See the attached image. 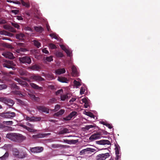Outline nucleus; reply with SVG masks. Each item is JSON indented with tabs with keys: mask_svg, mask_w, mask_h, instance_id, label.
Here are the masks:
<instances>
[{
	"mask_svg": "<svg viewBox=\"0 0 160 160\" xmlns=\"http://www.w3.org/2000/svg\"><path fill=\"white\" fill-rule=\"evenodd\" d=\"M6 137L13 141L18 142H21L26 138L25 136L21 134L14 133L7 134Z\"/></svg>",
	"mask_w": 160,
	"mask_h": 160,
	"instance_id": "obj_1",
	"label": "nucleus"
},
{
	"mask_svg": "<svg viewBox=\"0 0 160 160\" xmlns=\"http://www.w3.org/2000/svg\"><path fill=\"white\" fill-rule=\"evenodd\" d=\"M0 116L3 118L12 119L16 116V113L10 111H5L0 113Z\"/></svg>",
	"mask_w": 160,
	"mask_h": 160,
	"instance_id": "obj_2",
	"label": "nucleus"
},
{
	"mask_svg": "<svg viewBox=\"0 0 160 160\" xmlns=\"http://www.w3.org/2000/svg\"><path fill=\"white\" fill-rule=\"evenodd\" d=\"M16 66V64L12 60H7L5 61L3 64V67H6L8 68H12V70L15 69L14 66Z\"/></svg>",
	"mask_w": 160,
	"mask_h": 160,
	"instance_id": "obj_3",
	"label": "nucleus"
},
{
	"mask_svg": "<svg viewBox=\"0 0 160 160\" xmlns=\"http://www.w3.org/2000/svg\"><path fill=\"white\" fill-rule=\"evenodd\" d=\"M19 60L21 63L25 64H30L31 63V58L28 56H25L19 58Z\"/></svg>",
	"mask_w": 160,
	"mask_h": 160,
	"instance_id": "obj_4",
	"label": "nucleus"
},
{
	"mask_svg": "<svg viewBox=\"0 0 160 160\" xmlns=\"http://www.w3.org/2000/svg\"><path fill=\"white\" fill-rule=\"evenodd\" d=\"M0 101L7 104L10 106H12L14 103L13 100L6 98H0Z\"/></svg>",
	"mask_w": 160,
	"mask_h": 160,
	"instance_id": "obj_5",
	"label": "nucleus"
},
{
	"mask_svg": "<svg viewBox=\"0 0 160 160\" xmlns=\"http://www.w3.org/2000/svg\"><path fill=\"white\" fill-rule=\"evenodd\" d=\"M37 108L40 112L48 113L49 109L47 107L43 105H38L36 106Z\"/></svg>",
	"mask_w": 160,
	"mask_h": 160,
	"instance_id": "obj_6",
	"label": "nucleus"
},
{
	"mask_svg": "<svg viewBox=\"0 0 160 160\" xmlns=\"http://www.w3.org/2000/svg\"><path fill=\"white\" fill-rule=\"evenodd\" d=\"M110 156L109 153L108 152L104 154H101L97 156V160H104Z\"/></svg>",
	"mask_w": 160,
	"mask_h": 160,
	"instance_id": "obj_7",
	"label": "nucleus"
},
{
	"mask_svg": "<svg viewBox=\"0 0 160 160\" xmlns=\"http://www.w3.org/2000/svg\"><path fill=\"white\" fill-rule=\"evenodd\" d=\"M77 112L76 111H72L71 112L68 116L63 118V119L65 121L70 120L71 118L75 116H76Z\"/></svg>",
	"mask_w": 160,
	"mask_h": 160,
	"instance_id": "obj_8",
	"label": "nucleus"
},
{
	"mask_svg": "<svg viewBox=\"0 0 160 160\" xmlns=\"http://www.w3.org/2000/svg\"><path fill=\"white\" fill-rule=\"evenodd\" d=\"M43 150V147H39L32 148L30 149L31 152L34 153L40 152H42Z\"/></svg>",
	"mask_w": 160,
	"mask_h": 160,
	"instance_id": "obj_9",
	"label": "nucleus"
},
{
	"mask_svg": "<svg viewBox=\"0 0 160 160\" xmlns=\"http://www.w3.org/2000/svg\"><path fill=\"white\" fill-rule=\"evenodd\" d=\"M31 79H33L36 81H45V79L38 75H34L30 77Z\"/></svg>",
	"mask_w": 160,
	"mask_h": 160,
	"instance_id": "obj_10",
	"label": "nucleus"
},
{
	"mask_svg": "<svg viewBox=\"0 0 160 160\" xmlns=\"http://www.w3.org/2000/svg\"><path fill=\"white\" fill-rule=\"evenodd\" d=\"M2 55L6 58H8L10 59H13L14 58L13 54L10 52H4L2 53Z\"/></svg>",
	"mask_w": 160,
	"mask_h": 160,
	"instance_id": "obj_11",
	"label": "nucleus"
},
{
	"mask_svg": "<svg viewBox=\"0 0 160 160\" xmlns=\"http://www.w3.org/2000/svg\"><path fill=\"white\" fill-rule=\"evenodd\" d=\"M25 38V35L22 32H20L16 35V38L21 41H24Z\"/></svg>",
	"mask_w": 160,
	"mask_h": 160,
	"instance_id": "obj_12",
	"label": "nucleus"
},
{
	"mask_svg": "<svg viewBox=\"0 0 160 160\" xmlns=\"http://www.w3.org/2000/svg\"><path fill=\"white\" fill-rule=\"evenodd\" d=\"M14 80L15 81L17 82L19 84L23 85L24 86L27 87L28 86V84L26 82L22 81L18 78H16L14 79Z\"/></svg>",
	"mask_w": 160,
	"mask_h": 160,
	"instance_id": "obj_13",
	"label": "nucleus"
},
{
	"mask_svg": "<svg viewBox=\"0 0 160 160\" xmlns=\"http://www.w3.org/2000/svg\"><path fill=\"white\" fill-rule=\"evenodd\" d=\"M100 134L99 133H94L92 134L89 138L90 140H94L98 139L100 138Z\"/></svg>",
	"mask_w": 160,
	"mask_h": 160,
	"instance_id": "obj_14",
	"label": "nucleus"
},
{
	"mask_svg": "<svg viewBox=\"0 0 160 160\" xmlns=\"http://www.w3.org/2000/svg\"><path fill=\"white\" fill-rule=\"evenodd\" d=\"M21 126L29 132H35L36 131V130L34 129V127H29L24 125H21Z\"/></svg>",
	"mask_w": 160,
	"mask_h": 160,
	"instance_id": "obj_15",
	"label": "nucleus"
},
{
	"mask_svg": "<svg viewBox=\"0 0 160 160\" xmlns=\"http://www.w3.org/2000/svg\"><path fill=\"white\" fill-rule=\"evenodd\" d=\"M29 68L35 71H39L41 69V67L38 65L35 64L29 67Z\"/></svg>",
	"mask_w": 160,
	"mask_h": 160,
	"instance_id": "obj_16",
	"label": "nucleus"
},
{
	"mask_svg": "<svg viewBox=\"0 0 160 160\" xmlns=\"http://www.w3.org/2000/svg\"><path fill=\"white\" fill-rule=\"evenodd\" d=\"M30 85L32 88L38 90H42L43 89V88L42 87H39L38 85L34 83H31L30 84Z\"/></svg>",
	"mask_w": 160,
	"mask_h": 160,
	"instance_id": "obj_17",
	"label": "nucleus"
},
{
	"mask_svg": "<svg viewBox=\"0 0 160 160\" xmlns=\"http://www.w3.org/2000/svg\"><path fill=\"white\" fill-rule=\"evenodd\" d=\"M27 156L28 154H27V152L25 151L22 150L19 153V156H18V158H23L27 157Z\"/></svg>",
	"mask_w": 160,
	"mask_h": 160,
	"instance_id": "obj_18",
	"label": "nucleus"
},
{
	"mask_svg": "<svg viewBox=\"0 0 160 160\" xmlns=\"http://www.w3.org/2000/svg\"><path fill=\"white\" fill-rule=\"evenodd\" d=\"M58 80L62 83H67L68 82V80L66 78L62 77H58Z\"/></svg>",
	"mask_w": 160,
	"mask_h": 160,
	"instance_id": "obj_19",
	"label": "nucleus"
},
{
	"mask_svg": "<svg viewBox=\"0 0 160 160\" xmlns=\"http://www.w3.org/2000/svg\"><path fill=\"white\" fill-rule=\"evenodd\" d=\"M98 144L103 145L106 144L110 145L111 144L110 142L107 140H102L98 141Z\"/></svg>",
	"mask_w": 160,
	"mask_h": 160,
	"instance_id": "obj_20",
	"label": "nucleus"
},
{
	"mask_svg": "<svg viewBox=\"0 0 160 160\" xmlns=\"http://www.w3.org/2000/svg\"><path fill=\"white\" fill-rule=\"evenodd\" d=\"M66 72V70L65 68H59L56 70L55 71V73L56 74L58 75H60L62 74H63Z\"/></svg>",
	"mask_w": 160,
	"mask_h": 160,
	"instance_id": "obj_21",
	"label": "nucleus"
},
{
	"mask_svg": "<svg viewBox=\"0 0 160 160\" xmlns=\"http://www.w3.org/2000/svg\"><path fill=\"white\" fill-rule=\"evenodd\" d=\"M52 147L54 148H67L66 145L57 144H52Z\"/></svg>",
	"mask_w": 160,
	"mask_h": 160,
	"instance_id": "obj_22",
	"label": "nucleus"
},
{
	"mask_svg": "<svg viewBox=\"0 0 160 160\" xmlns=\"http://www.w3.org/2000/svg\"><path fill=\"white\" fill-rule=\"evenodd\" d=\"M71 69L72 71V76L73 77L77 76L78 73L76 67L74 66H72Z\"/></svg>",
	"mask_w": 160,
	"mask_h": 160,
	"instance_id": "obj_23",
	"label": "nucleus"
},
{
	"mask_svg": "<svg viewBox=\"0 0 160 160\" xmlns=\"http://www.w3.org/2000/svg\"><path fill=\"white\" fill-rule=\"evenodd\" d=\"M44 76L48 80H52L54 79V76L51 73H48L44 75Z\"/></svg>",
	"mask_w": 160,
	"mask_h": 160,
	"instance_id": "obj_24",
	"label": "nucleus"
},
{
	"mask_svg": "<svg viewBox=\"0 0 160 160\" xmlns=\"http://www.w3.org/2000/svg\"><path fill=\"white\" fill-rule=\"evenodd\" d=\"M4 28L5 29L8 30L10 32H16V30L11 26H4Z\"/></svg>",
	"mask_w": 160,
	"mask_h": 160,
	"instance_id": "obj_25",
	"label": "nucleus"
},
{
	"mask_svg": "<svg viewBox=\"0 0 160 160\" xmlns=\"http://www.w3.org/2000/svg\"><path fill=\"white\" fill-rule=\"evenodd\" d=\"M65 112V110L64 109H61L58 112L55 113L54 114V116H56L58 117L59 116L62 115Z\"/></svg>",
	"mask_w": 160,
	"mask_h": 160,
	"instance_id": "obj_26",
	"label": "nucleus"
},
{
	"mask_svg": "<svg viewBox=\"0 0 160 160\" xmlns=\"http://www.w3.org/2000/svg\"><path fill=\"white\" fill-rule=\"evenodd\" d=\"M46 137V134H45V133H39V134L37 135H33L32 136V137L34 138H42Z\"/></svg>",
	"mask_w": 160,
	"mask_h": 160,
	"instance_id": "obj_27",
	"label": "nucleus"
},
{
	"mask_svg": "<svg viewBox=\"0 0 160 160\" xmlns=\"http://www.w3.org/2000/svg\"><path fill=\"white\" fill-rule=\"evenodd\" d=\"M35 30L38 32L41 33L44 31V29L41 26H35L34 27Z\"/></svg>",
	"mask_w": 160,
	"mask_h": 160,
	"instance_id": "obj_28",
	"label": "nucleus"
},
{
	"mask_svg": "<svg viewBox=\"0 0 160 160\" xmlns=\"http://www.w3.org/2000/svg\"><path fill=\"white\" fill-rule=\"evenodd\" d=\"M12 151L13 155L18 158V156L19 153L18 150L16 148H14L13 149Z\"/></svg>",
	"mask_w": 160,
	"mask_h": 160,
	"instance_id": "obj_29",
	"label": "nucleus"
},
{
	"mask_svg": "<svg viewBox=\"0 0 160 160\" xmlns=\"http://www.w3.org/2000/svg\"><path fill=\"white\" fill-rule=\"evenodd\" d=\"M83 149L85 154H86L87 153H88L89 152H93L95 151V150L94 149L91 148H87L86 149Z\"/></svg>",
	"mask_w": 160,
	"mask_h": 160,
	"instance_id": "obj_30",
	"label": "nucleus"
},
{
	"mask_svg": "<svg viewBox=\"0 0 160 160\" xmlns=\"http://www.w3.org/2000/svg\"><path fill=\"white\" fill-rule=\"evenodd\" d=\"M34 45L37 47V48H39L41 46V44L40 42L36 40H34L33 41Z\"/></svg>",
	"mask_w": 160,
	"mask_h": 160,
	"instance_id": "obj_31",
	"label": "nucleus"
},
{
	"mask_svg": "<svg viewBox=\"0 0 160 160\" xmlns=\"http://www.w3.org/2000/svg\"><path fill=\"white\" fill-rule=\"evenodd\" d=\"M18 72L21 75L23 76L27 74V72L26 71L22 69H19Z\"/></svg>",
	"mask_w": 160,
	"mask_h": 160,
	"instance_id": "obj_32",
	"label": "nucleus"
},
{
	"mask_svg": "<svg viewBox=\"0 0 160 160\" xmlns=\"http://www.w3.org/2000/svg\"><path fill=\"white\" fill-rule=\"evenodd\" d=\"M17 52L20 53L21 52H26L28 51V50L24 47H22L17 49Z\"/></svg>",
	"mask_w": 160,
	"mask_h": 160,
	"instance_id": "obj_33",
	"label": "nucleus"
},
{
	"mask_svg": "<svg viewBox=\"0 0 160 160\" xmlns=\"http://www.w3.org/2000/svg\"><path fill=\"white\" fill-rule=\"evenodd\" d=\"M8 152H6L3 155L0 157V159L1 160H5L8 157Z\"/></svg>",
	"mask_w": 160,
	"mask_h": 160,
	"instance_id": "obj_34",
	"label": "nucleus"
},
{
	"mask_svg": "<svg viewBox=\"0 0 160 160\" xmlns=\"http://www.w3.org/2000/svg\"><path fill=\"white\" fill-rule=\"evenodd\" d=\"M100 123L107 127L109 129H111L112 128V126L111 124H108L105 122L102 121Z\"/></svg>",
	"mask_w": 160,
	"mask_h": 160,
	"instance_id": "obj_35",
	"label": "nucleus"
},
{
	"mask_svg": "<svg viewBox=\"0 0 160 160\" xmlns=\"http://www.w3.org/2000/svg\"><path fill=\"white\" fill-rule=\"evenodd\" d=\"M69 132L68 131V129L66 128H64L59 132V134H64L65 133H68Z\"/></svg>",
	"mask_w": 160,
	"mask_h": 160,
	"instance_id": "obj_36",
	"label": "nucleus"
},
{
	"mask_svg": "<svg viewBox=\"0 0 160 160\" xmlns=\"http://www.w3.org/2000/svg\"><path fill=\"white\" fill-rule=\"evenodd\" d=\"M85 114L88 116L92 118H94L95 116L91 112H85Z\"/></svg>",
	"mask_w": 160,
	"mask_h": 160,
	"instance_id": "obj_37",
	"label": "nucleus"
},
{
	"mask_svg": "<svg viewBox=\"0 0 160 160\" xmlns=\"http://www.w3.org/2000/svg\"><path fill=\"white\" fill-rule=\"evenodd\" d=\"M52 38H54L56 40H58V35L55 33H53L50 34L49 35Z\"/></svg>",
	"mask_w": 160,
	"mask_h": 160,
	"instance_id": "obj_38",
	"label": "nucleus"
},
{
	"mask_svg": "<svg viewBox=\"0 0 160 160\" xmlns=\"http://www.w3.org/2000/svg\"><path fill=\"white\" fill-rule=\"evenodd\" d=\"M11 25L15 28H16L18 29H20V26L17 23L15 22H12Z\"/></svg>",
	"mask_w": 160,
	"mask_h": 160,
	"instance_id": "obj_39",
	"label": "nucleus"
},
{
	"mask_svg": "<svg viewBox=\"0 0 160 160\" xmlns=\"http://www.w3.org/2000/svg\"><path fill=\"white\" fill-rule=\"evenodd\" d=\"M68 98V96L67 94L61 95V100L62 101H65L66 99Z\"/></svg>",
	"mask_w": 160,
	"mask_h": 160,
	"instance_id": "obj_40",
	"label": "nucleus"
},
{
	"mask_svg": "<svg viewBox=\"0 0 160 160\" xmlns=\"http://www.w3.org/2000/svg\"><path fill=\"white\" fill-rule=\"evenodd\" d=\"M2 123L4 124L10 126L13 124V122L12 121H3Z\"/></svg>",
	"mask_w": 160,
	"mask_h": 160,
	"instance_id": "obj_41",
	"label": "nucleus"
},
{
	"mask_svg": "<svg viewBox=\"0 0 160 160\" xmlns=\"http://www.w3.org/2000/svg\"><path fill=\"white\" fill-rule=\"evenodd\" d=\"M115 154L117 156V159H118L119 157V156L118 155L119 154V149L118 147H116L115 148Z\"/></svg>",
	"mask_w": 160,
	"mask_h": 160,
	"instance_id": "obj_42",
	"label": "nucleus"
},
{
	"mask_svg": "<svg viewBox=\"0 0 160 160\" xmlns=\"http://www.w3.org/2000/svg\"><path fill=\"white\" fill-rule=\"evenodd\" d=\"M52 56H51L49 57H47L46 58L45 60L48 62H51L53 60Z\"/></svg>",
	"mask_w": 160,
	"mask_h": 160,
	"instance_id": "obj_43",
	"label": "nucleus"
},
{
	"mask_svg": "<svg viewBox=\"0 0 160 160\" xmlns=\"http://www.w3.org/2000/svg\"><path fill=\"white\" fill-rule=\"evenodd\" d=\"M21 2L23 6L27 8H28L29 7V5L28 3L25 2L23 0H21Z\"/></svg>",
	"mask_w": 160,
	"mask_h": 160,
	"instance_id": "obj_44",
	"label": "nucleus"
},
{
	"mask_svg": "<svg viewBox=\"0 0 160 160\" xmlns=\"http://www.w3.org/2000/svg\"><path fill=\"white\" fill-rule=\"evenodd\" d=\"M49 47L51 49H56L57 48L56 45L52 43H50L49 44Z\"/></svg>",
	"mask_w": 160,
	"mask_h": 160,
	"instance_id": "obj_45",
	"label": "nucleus"
},
{
	"mask_svg": "<svg viewBox=\"0 0 160 160\" xmlns=\"http://www.w3.org/2000/svg\"><path fill=\"white\" fill-rule=\"evenodd\" d=\"M60 108V106L58 104H57L55 107V108L53 110L54 112L58 111Z\"/></svg>",
	"mask_w": 160,
	"mask_h": 160,
	"instance_id": "obj_46",
	"label": "nucleus"
},
{
	"mask_svg": "<svg viewBox=\"0 0 160 160\" xmlns=\"http://www.w3.org/2000/svg\"><path fill=\"white\" fill-rule=\"evenodd\" d=\"M73 83L74 84L75 86L76 87H78L81 85L80 83L78 81H77L76 80H74L73 81Z\"/></svg>",
	"mask_w": 160,
	"mask_h": 160,
	"instance_id": "obj_47",
	"label": "nucleus"
},
{
	"mask_svg": "<svg viewBox=\"0 0 160 160\" xmlns=\"http://www.w3.org/2000/svg\"><path fill=\"white\" fill-rule=\"evenodd\" d=\"M12 87L16 89L19 90V87L17 86L15 83H13L12 84Z\"/></svg>",
	"mask_w": 160,
	"mask_h": 160,
	"instance_id": "obj_48",
	"label": "nucleus"
},
{
	"mask_svg": "<svg viewBox=\"0 0 160 160\" xmlns=\"http://www.w3.org/2000/svg\"><path fill=\"white\" fill-rule=\"evenodd\" d=\"M56 55L57 57H62L63 56V54L60 52H56Z\"/></svg>",
	"mask_w": 160,
	"mask_h": 160,
	"instance_id": "obj_49",
	"label": "nucleus"
},
{
	"mask_svg": "<svg viewBox=\"0 0 160 160\" xmlns=\"http://www.w3.org/2000/svg\"><path fill=\"white\" fill-rule=\"evenodd\" d=\"M63 92V90L62 89H60L58 90L57 91H56L55 92L56 95H58L59 94L62 93Z\"/></svg>",
	"mask_w": 160,
	"mask_h": 160,
	"instance_id": "obj_50",
	"label": "nucleus"
},
{
	"mask_svg": "<svg viewBox=\"0 0 160 160\" xmlns=\"http://www.w3.org/2000/svg\"><path fill=\"white\" fill-rule=\"evenodd\" d=\"M17 44L18 46L22 47H25L26 46V44L24 43L18 42L17 43Z\"/></svg>",
	"mask_w": 160,
	"mask_h": 160,
	"instance_id": "obj_51",
	"label": "nucleus"
},
{
	"mask_svg": "<svg viewBox=\"0 0 160 160\" xmlns=\"http://www.w3.org/2000/svg\"><path fill=\"white\" fill-rule=\"evenodd\" d=\"M24 30H25L26 31H30L31 32H32L33 31L32 29H31V28H30V27H28V26L25 27L24 28Z\"/></svg>",
	"mask_w": 160,
	"mask_h": 160,
	"instance_id": "obj_52",
	"label": "nucleus"
},
{
	"mask_svg": "<svg viewBox=\"0 0 160 160\" xmlns=\"http://www.w3.org/2000/svg\"><path fill=\"white\" fill-rule=\"evenodd\" d=\"M65 52L67 53L68 56L69 57H70L71 52L69 50L67 49L66 50Z\"/></svg>",
	"mask_w": 160,
	"mask_h": 160,
	"instance_id": "obj_53",
	"label": "nucleus"
},
{
	"mask_svg": "<svg viewBox=\"0 0 160 160\" xmlns=\"http://www.w3.org/2000/svg\"><path fill=\"white\" fill-rule=\"evenodd\" d=\"M11 12L14 13L15 15L17 14L19 12V10H12L11 11Z\"/></svg>",
	"mask_w": 160,
	"mask_h": 160,
	"instance_id": "obj_54",
	"label": "nucleus"
},
{
	"mask_svg": "<svg viewBox=\"0 0 160 160\" xmlns=\"http://www.w3.org/2000/svg\"><path fill=\"white\" fill-rule=\"evenodd\" d=\"M82 101L83 103H84L85 104H88V102L86 98H84L82 99Z\"/></svg>",
	"mask_w": 160,
	"mask_h": 160,
	"instance_id": "obj_55",
	"label": "nucleus"
},
{
	"mask_svg": "<svg viewBox=\"0 0 160 160\" xmlns=\"http://www.w3.org/2000/svg\"><path fill=\"white\" fill-rule=\"evenodd\" d=\"M56 101V99L55 98H53L52 99H51L50 100L49 102L51 103H55Z\"/></svg>",
	"mask_w": 160,
	"mask_h": 160,
	"instance_id": "obj_56",
	"label": "nucleus"
},
{
	"mask_svg": "<svg viewBox=\"0 0 160 160\" xmlns=\"http://www.w3.org/2000/svg\"><path fill=\"white\" fill-rule=\"evenodd\" d=\"M7 86L6 85L2 84L0 85V90H1L2 89H5L7 88Z\"/></svg>",
	"mask_w": 160,
	"mask_h": 160,
	"instance_id": "obj_57",
	"label": "nucleus"
},
{
	"mask_svg": "<svg viewBox=\"0 0 160 160\" xmlns=\"http://www.w3.org/2000/svg\"><path fill=\"white\" fill-rule=\"evenodd\" d=\"M85 89L83 87H81V88L80 90V93L82 95L83 94H84V92H85Z\"/></svg>",
	"mask_w": 160,
	"mask_h": 160,
	"instance_id": "obj_58",
	"label": "nucleus"
},
{
	"mask_svg": "<svg viewBox=\"0 0 160 160\" xmlns=\"http://www.w3.org/2000/svg\"><path fill=\"white\" fill-rule=\"evenodd\" d=\"M59 46L64 51L66 50L67 49V48H66L65 46L63 45L60 44V45Z\"/></svg>",
	"mask_w": 160,
	"mask_h": 160,
	"instance_id": "obj_59",
	"label": "nucleus"
},
{
	"mask_svg": "<svg viewBox=\"0 0 160 160\" xmlns=\"http://www.w3.org/2000/svg\"><path fill=\"white\" fill-rule=\"evenodd\" d=\"M42 52L43 53L45 54H48L49 52L46 49V48H44L42 49Z\"/></svg>",
	"mask_w": 160,
	"mask_h": 160,
	"instance_id": "obj_60",
	"label": "nucleus"
},
{
	"mask_svg": "<svg viewBox=\"0 0 160 160\" xmlns=\"http://www.w3.org/2000/svg\"><path fill=\"white\" fill-rule=\"evenodd\" d=\"M0 45L3 47H7V44L5 42H1L0 43Z\"/></svg>",
	"mask_w": 160,
	"mask_h": 160,
	"instance_id": "obj_61",
	"label": "nucleus"
},
{
	"mask_svg": "<svg viewBox=\"0 0 160 160\" xmlns=\"http://www.w3.org/2000/svg\"><path fill=\"white\" fill-rule=\"evenodd\" d=\"M29 95L30 98L34 100V98H36L35 96L34 95L32 94H29Z\"/></svg>",
	"mask_w": 160,
	"mask_h": 160,
	"instance_id": "obj_62",
	"label": "nucleus"
},
{
	"mask_svg": "<svg viewBox=\"0 0 160 160\" xmlns=\"http://www.w3.org/2000/svg\"><path fill=\"white\" fill-rule=\"evenodd\" d=\"M35 122L39 121L41 120V118L40 117H35Z\"/></svg>",
	"mask_w": 160,
	"mask_h": 160,
	"instance_id": "obj_63",
	"label": "nucleus"
},
{
	"mask_svg": "<svg viewBox=\"0 0 160 160\" xmlns=\"http://www.w3.org/2000/svg\"><path fill=\"white\" fill-rule=\"evenodd\" d=\"M7 31L5 30H2L0 31V34L1 35H6Z\"/></svg>",
	"mask_w": 160,
	"mask_h": 160,
	"instance_id": "obj_64",
	"label": "nucleus"
}]
</instances>
